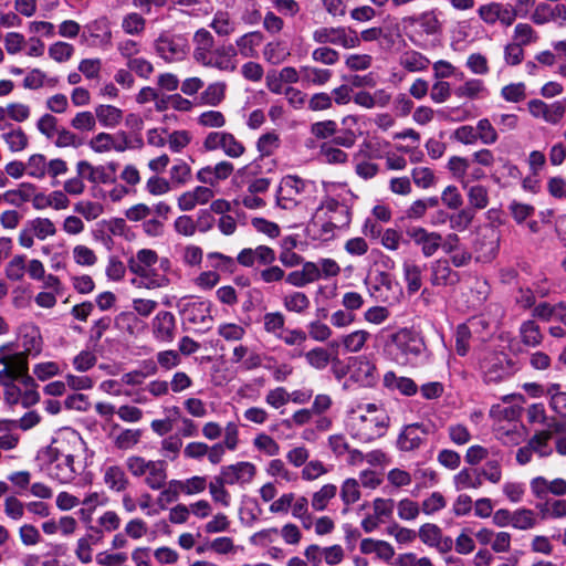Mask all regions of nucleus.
Instances as JSON below:
<instances>
[{
    "instance_id": "4be33fe9",
    "label": "nucleus",
    "mask_w": 566,
    "mask_h": 566,
    "mask_svg": "<svg viewBox=\"0 0 566 566\" xmlns=\"http://www.w3.org/2000/svg\"><path fill=\"white\" fill-rule=\"evenodd\" d=\"M185 319L193 325L203 329H209L211 326L212 317L210 315L209 305L205 302H192L184 308Z\"/></svg>"
},
{
    "instance_id": "8fccbe9b",
    "label": "nucleus",
    "mask_w": 566,
    "mask_h": 566,
    "mask_svg": "<svg viewBox=\"0 0 566 566\" xmlns=\"http://www.w3.org/2000/svg\"><path fill=\"white\" fill-rule=\"evenodd\" d=\"M467 196L472 209L482 210L489 205V189L482 185L467 187Z\"/></svg>"
},
{
    "instance_id": "052dcab7",
    "label": "nucleus",
    "mask_w": 566,
    "mask_h": 566,
    "mask_svg": "<svg viewBox=\"0 0 566 566\" xmlns=\"http://www.w3.org/2000/svg\"><path fill=\"white\" fill-rule=\"evenodd\" d=\"M181 493L186 495H195L202 493L207 489V478L195 475L186 480H178L176 484Z\"/></svg>"
},
{
    "instance_id": "6e6552de",
    "label": "nucleus",
    "mask_w": 566,
    "mask_h": 566,
    "mask_svg": "<svg viewBox=\"0 0 566 566\" xmlns=\"http://www.w3.org/2000/svg\"><path fill=\"white\" fill-rule=\"evenodd\" d=\"M392 343L402 355V363L419 357L426 349V344L419 333L401 328L392 335Z\"/></svg>"
},
{
    "instance_id": "864d4df0",
    "label": "nucleus",
    "mask_w": 566,
    "mask_h": 566,
    "mask_svg": "<svg viewBox=\"0 0 566 566\" xmlns=\"http://www.w3.org/2000/svg\"><path fill=\"white\" fill-rule=\"evenodd\" d=\"M520 334L523 344L535 347L541 344L543 335L534 321H526L521 325Z\"/></svg>"
},
{
    "instance_id": "c9c22d12",
    "label": "nucleus",
    "mask_w": 566,
    "mask_h": 566,
    "mask_svg": "<svg viewBox=\"0 0 566 566\" xmlns=\"http://www.w3.org/2000/svg\"><path fill=\"white\" fill-rule=\"evenodd\" d=\"M76 170L78 176L88 179L91 182L108 184L114 180L104 167H94L85 160L77 163Z\"/></svg>"
},
{
    "instance_id": "4d7b16f0",
    "label": "nucleus",
    "mask_w": 566,
    "mask_h": 566,
    "mask_svg": "<svg viewBox=\"0 0 566 566\" xmlns=\"http://www.w3.org/2000/svg\"><path fill=\"white\" fill-rule=\"evenodd\" d=\"M483 92L485 86L482 80L471 78L458 86L454 91L455 95L460 98H478Z\"/></svg>"
},
{
    "instance_id": "49530a36",
    "label": "nucleus",
    "mask_w": 566,
    "mask_h": 566,
    "mask_svg": "<svg viewBox=\"0 0 566 566\" xmlns=\"http://www.w3.org/2000/svg\"><path fill=\"white\" fill-rule=\"evenodd\" d=\"M90 528L93 530L95 534L80 538L77 541V546L75 551L77 558L84 564H87L92 560L91 542L96 543L102 537V531L94 528L92 526H90Z\"/></svg>"
},
{
    "instance_id": "1a4fd4ad",
    "label": "nucleus",
    "mask_w": 566,
    "mask_h": 566,
    "mask_svg": "<svg viewBox=\"0 0 566 566\" xmlns=\"http://www.w3.org/2000/svg\"><path fill=\"white\" fill-rule=\"evenodd\" d=\"M305 182L296 176L284 177L276 191V205L284 210L297 206V197L304 191Z\"/></svg>"
},
{
    "instance_id": "c756f323",
    "label": "nucleus",
    "mask_w": 566,
    "mask_h": 566,
    "mask_svg": "<svg viewBox=\"0 0 566 566\" xmlns=\"http://www.w3.org/2000/svg\"><path fill=\"white\" fill-rule=\"evenodd\" d=\"M227 87V83L223 81L208 84L199 95L200 104L212 107L219 106L226 99Z\"/></svg>"
},
{
    "instance_id": "bf43d9fd",
    "label": "nucleus",
    "mask_w": 566,
    "mask_h": 566,
    "mask_svg": "<svg viewBox=\"0 0 566 566\" xmlns=\"http://www.w3.org/2000/svg\"><path fill=\"white\" fill-rule=\"evenodd\" d=\"M35 426V412L30 410L19 420L0 419V431H11L20 428L22 430L31 429Z\"/></svg>"
},
{
    "instance_id": "f257e3e1",
    "label": "nucleus",
    "mask_w": 566,
    "mask_h": 566,
    "mask_svg": "<svg viewBox=\"0 0 566 566\" xmlns=\"http://www.w3.org/2000/svg\"><path fill=\"white\" fill-rule=\"evenodd\" d=\"M35 327L24 325L15 342L0 346V384L6 387L4 400L11 406L29 409L35 405V381L29 375V356L35 347Z\"/></svg>"
},
{
    "instance_id": "2f4dec72",
    "label": "nucleus",
    "mask_w": 566,
    "mask_h": 566,
    "mask_svg": "<svg viewBox=\"0 0 566 566\" xmlns=\"http://www.w3.org/2000/svg\"><path fill=\"white\" fill-rule=\"evenodd\" d=\"M500 245V234L494 228L485 231L483 237L478 241L476 249L482 252L481 258L492 260L495 258Z\"/></svg>"
},
{
    "instance_id": "603ef678",
    "label": "nucleus",
    "mask_w": 566,
    "mask_h": 566,
    "mask_svg": "<svg viewBox=\"0 0 566 566\" xmlns=\"http://www.w3.org/2000/svg\"><path fill=\"white\" fill-rule=\"evenodd\" d=\"M402 268L408 292L410 294L418 292L422 285L420 266L412 262H405Z\"/></svg>"
},
{
    "instance_id": "aec40b11",
    "label": "nucleus",
    "mask_w": 566,
    "mask_h": 566,
    "mask_svg": "<svg viewBox=\"0 0 566 566\" xmlns=\"http://www.w3.org/2000/svg\"><path fill=\"white\" fill-rule=\"evenodd\" d=\"M275 259L276 255L274 250L266 245H259L255 249H243L237 256L238 263L245 268H251L255 263L261 265H271Z\"/></svg>"
},
{
    "instance_id": "de8ad7c7",
    "label": "nucleus",
    "mask_w": 566,
    "mask_h": 566,
    "mask_svg": "<svg viewBox=\"0 0 566 566\" xmlns=\"http://www.w3.org/2000/svg\"><path fill=\"white\" fill-rule=\"evenodd\" d=\"M228 482L223 480L221 474L213 478V480L209 483V492L212 500L216 503L222 504L224 507L230 505V493L227 491L226 485Z\"/></svg>"
},
{
    "instance_id": "9d476101",
    "label": "nucleus",
    "mask_w": 566,
    "mask_h": 566,
    "mask_svg": "<svg viewBox=\"0 0 566 566\" xmlns=\"http://www.w3.org/2000/svg\"><path fill=\"white\" fill-rule=\"evenodd\" d=\"M429 433V426L422 422L407 424L397 438V448L403 452L418 450L424 443Z\"/></svg>"
},
{
    "instance_id": "338daca9",
    "label": "nucleus",
    "mask_w": 566,
    "mask_h": 566,
    "mask_svg": "<svg viewBox=\"0 0 566 566\" xmlns=\"http://www.w3.org/2000/svg\"><path fill=\"white\" fill-rule=\"evenodd\" d=\"M142 437L140 430L136 429H124L114 439V444L119 450H128L136 446Z\"/></svg>"
},
{
    "instance_id": "bb28decb",
    "label": "nucleus",
    "mask_w": 566,
    "mask_h": 566,
    "mask_svg": "<svg viewBox=\"0 0 566 566\" xmlns=\"http://www.w3.org/2000/svg\"><path fill=\"white\" fill-rule=\"evenodd\" d=\"M158 262V254L151 249H142L128 260V269L137 276H145V271L151 270Z\"/></svg>"
},
{
    "instance_id": "69168bd1",
    "label": "nucleus",
    "mask_w": 566,
    "mask_h": 566,
    "mask_svg": "<svg viewBox=\"0 0 566 566\" xmlns=\"http://www.w3.org/2000/svg\"><path fill=\"white\" fill-rule=\"evenodd\" d=\"M476 138L484 145H493L496 143L499 138L497 132L488 118H482L478 122Z\"/></svg>"
},
{
    "instance_id": "0eeeda50",
    "label": "nucleus",
    "mask_w": 566,
    "mask_h": 566,
    "mask_svg": "<svg viewBox=\"0 0 566 566\" xmlns=\"http://www.w3.org/2000/svg\"><path fill=\"white\" fill-rule=\"evenodd\" d=\"M203 148L208 151L221 149L230 158H239L244 151V145L228 132H211L203 140Z\"/></svg>"
},
{
    "instance_id": "a19ab883",
    "label": "nucleus",
    "mask_w": 566,
    "mask_h": 566,
    "mask_svg": "<svg viewBox=\"0 0 566 566\" xmlns=\"http://www.w3.org/2000/svg\"><path fill=\"white\" fill-rule=\"evenodd\" d=\"M538 39V33L530 23H517L514 27L512 42L524 48L536 43Z\"/></svg>"
},
{
    "instance_id": "a211bd4d",
    "label": "nucleus",
    "mask_w": 566,
    "mask_h": 566,
    "mask_svg": "<svg viewBox=\"0 0 566 566\" xmlns=\"http://www.w3.org/2000/svg\"><path fill=\"white\" fill-rule=\"evenodd\" d=\"M176 318L168 311H160L151 321L153 336L163 343H171L175 338Z\"/></svg>"
},
{
    "instance_id": "4468645a",
    "label": "nucleus",
    "mask_w": 566,
    "mask_h": 566,
    "mask_svg": "<svg viewBox=\"0 0 566 566\" xmlns=\"http://www.w3.org/2000/svg\"><path fill=\"white\" fill-rule=\"evenodd\" d=\"M527 108L533 117L542 118L546 123L553 125L558 124L566 112V107L563 102L546 104L541 99H531L527 103Z\"/></svg>"
},
{
    "instance_id": "6ab92c4d",
    "label": "nucleus",
    "mask_w": 566,
    "mask_h": 566,
    "mask_svg": "<svg viewBox=\"0 0 566 566\" xmlns=\"http://www.w3.org/2000/svg\"><path fill=\"white\" fill-rule=\"evenodd\" d=\"M419 537L423 544L436 547L442 554L450 552L453 547L452 538L444 537L441 528L432 523H426L419 528Z\"/></svg>"
},
{
    "instance_id": "5fc2aeb1",
    "label": "nucleus",
    "mask_w": 566,
    "mask_h": 566,
    "mask_svg": "<svg viewBox=\"0 0 566 566\" xmlns=\"http://www.w3.org/2000/svg\"><path fill=\"white\" fill-rule=\"evenodd\" d=\"M474 217L475 212L472 208L461 209L449 216L450 228L459 232L465 231L471 226Z\"/></svg>"
},
{
    "instance_id": "6e6d98bb",
    "label": "nucleus",
    "mask_w": 566,
    "mask_h": 566,
    "mask_svg": "<svg viewBox=\"0 0 566 566\" xmlns=\"http://www.w3.org/2000/svg\"><path fill=\"white\" fill-rule=\"evenodd\" d=\"M287 55L289 52L281 41L269 42L263 49L264 59L273 65L282 63Z\"/></svg>"
},
{
    "instance_id": "9b49d317",
    "label": "nucleus",
    "mask_w": 566,
    "mask_h": 566,
    "mask_svg": "<svg viewBox=\"0 0 566 566\" xmlns=\"http://www.w3.org/2000/svg\"><path fill=\"white\" fill-rule=\"evenodd\" d=\"M207 59L205 67L216 69L221 72H234L238 67L237 49L231 43L214 46Z\"/></svg>"
},
{
    "instance_id": "f704fd0d",
    "label": "nucleus",
    "mask_w": 566,
    "mask_h": 566,
    "mask_svg": "<svg viewBox=\"0 0 566 566\" xmlns=\"http://www.w3.org/2000/svg\"><path fill=\"white\" fill-rule=\"evenodd\" d=\"M384 385L389 389H397L406 396H412L418 390L416 382L411 378L398 377L394 371L385 374Z\"/></svg>"
},
{
    "instance_id": "ddd939ff",
    "label": "nucleus",
    "mask_w": 566,
    "mask_h": 566,
    "mask_svg": "<svg viewBox=\"0 0 566 566\" xmlns=\"http://www.w3.org/2000/svg\"><path fill=\"white\" fill-rule=\"evenodd\" d=\"M4 274L11 282H23L25 277L35 280V259L17 254L7 263Z\"/></svg>"
},
{
    "instance_id": "f8f14e48",
    "label": "nucleus",
    "mask_w": 566,
    "mask_h": 566,
    "mask_svg": "<svg viewBox=\"0 0 566 566\" xmlns=\"http://www.w3.org/2000/svg\"><path fill=\"white\" fill-rule=\"evenodd\" d=\"M155 49L169 63L182 61L187 55V43L182 38L161 34L155 42Z\"/></svg>"
},
{
    "instance_id": "5701e85b",
    "label": "nucleus",
    "mask_w": 566,
    "mask_h": 566,
    "mask_svg": "<svg viewBox=\"0 0 566 566\" xmlns=\"http://www.w3.org/2000/svg\"><path fill=\"white\" fill-rule=\"evenodd\" d=\"M349 363L353 367L352 377L364 385H371L376 379V365L365 355L350 357Z\"/></svg>"
},
{
    "instance_id": "09e8293b",
    "label": "nucleus",
    "mask_w": 566,
    "mask_h": 566,
    "mask_svg": "<svg viewBox=\"0 0 566 566\" xmlns=\"http://www.w3.org/2000/svg\"><path fill=\"white\" fill-rule=\"evenodd\" d=\"M369 337L370 334L367 331L357 329L343 336L342 344L346 352L357 353L365 346Z\"/></svg>"
},
{
    "instance_id": "c03bdc74",
    "label": "nucleus",
    "mask_w": 566,
    "mask_h": 566,
    "mask_svg": "<svg viewBox=\"0 0 566 566\" xmlns=\"http://www.w3.org/2000/svg\"><path fill=\"white\" fill-rule=\"evenodd\" d=\"M337 486L335 484H325L318 491L314 492L311 499V505L314 511H324L329 501L336 496Z\"/></svg>"
},
{
    "instance_id": "7c9ffc66",
    "label": "nucleus",
    "mask_w": 566,
    "mask_h": 566,
    "mask_svg": "<svg viewBox=\"0 0 566 566\" xmlns=\"http://www.w3.org/2000/svg\"><path fill=\"white\" fill-rule=\"evenodd\" d=\"M98 123L106 128H115L123 120V111L113 105L101 104L95 107Z\"/></svg>"
},
{
    "instance_id": "412c9836",
    "label": "nucleus",
    "mask_w": 566,
    "mask_h": 566,
    "mask_svg": "<svg viewBox=\"0 0 566 566\" xmlns=\"http://www.w3.org/2000/svg\"><path fill=\"white\" fill-rule=\"evenodd\" d=\"M193 45L192 57L196 63L203 66L216 46L214 38L208 30L199 29L193 34Z\"/></svg>"
},
{
    "instance_id": "37998d69",
    "label": "nucleus",
    "mask_w": 566,
    "mask_h": 566,
    "mask_svg": "<svg viewBox=\"0 0 566 566\" xmlns=\"http://www.w3.org/2000/svg\"><path fill=\"white\" fill-rule=\"evenodd\" d=\"M492 455L494 459L489 460L485 465L479 471L481 478H485L491 483H499L502 479L501 461L502 454L500 450L492 449Z\"/></svg>"
},
{
    "instance_id": "473e14b6",
    "label": "nucleus",
    "mask_w": 566,
    "mask_h": 566,
    "mask_svg": "<svg viewBox=\"0 0 566 566\" xmlns=\"http://www.w3.org/2000/svg\"><path fill=\"white\" fill-rule=\"evenodd\" d=\"M209 27L219 35V36H230L232 35L238 28L237 21L230 15L227 11H218L214 13Z\"/></svg>"
},
{
    "instance_id": "e2e57ef3",
    "label": "nucleus",
    "mask_w": 566,
    "mask_h": 566,
    "mask_svg": "<svg viewBox=\"0 0 566 566\" xmlns=\"http://www.w3.org/2000/svg\"><path fill=\"white\" fill-rule=\"evenodd\" d=\"M310 304V298L302 292H293L284 297V307L290 312L303 313Z\"/></svg>"
},
{
    "instance_id": "39448f33",
    "label": "nucleus",
    "mask_w": 566,
    "mask_h": 566,
    "mask_svg": "<svg viewBox=\"0 0 566 566\" xmlns=\"http://www.w3.org/2000/svg\"><path fill=\"white\" fill-rule=\"evenodd\" d=\"M479 367L486 382H499L509 376L511 363L503 353L484 352L479 356Z\"/></svg>"
},
{
    "instance_id": "423d86ee",
    "label": "nucleus",
    "mask_w": 566,
    "mask_h": 566,
    "mask_svg": "<svg viewBox=\"0 0 566 566\" xmlns=\"http://www.w3.org/2000/svg\"><path fill=\"white\" fill-rule=\"evenodd\" d=\"M479 18L488 25L500 23L503 28L513 25L518 17V10L511 3L490 2L479 7Z\"/></svg>"
},
{
    "instance_id": "7ed1b4c3",
    "label": "nucleus",
    "mask_w": 566,
    "mask_h": 566,
    "mask_svg": "<svg viewBox=\"0 0 566 566\" xmlns=\"http://www.w3.org/2000/svg\"><path fill=\"white\" fill-rule=\"evenodd\" d=\"M42 459L46 462L45 470L48 474L62 484L70 483L75 478L73 467V455L63 454L59 448L49 446L42 453Z\"/></svg>"
},
{
    "instance_id": "f3484780",
    "label": "nucleus",
    "mask_w": 566,
    "mask_h": 566,
    "mask_svg": "<svg viewBox=\"0 0 566 566\" xmlns=\"http://www.w3.org/2000/svg\"><path fill=\"white\" fill-rule=\"evenodd\" d=\"M220 474L229 485L250 483L255 474L256 468L248 461H240L234 464L224 465L220 470Z\"/></svg>"
},
{
    "instance_id": "dca6fc26",
    "label": "nucleus",
    "mask_w": 566,
    "mask_h": 566,
    "mask_svg": "<svg viewBox=\"0 0 566 566\" xmlns=\"http://www.w3.org/2000/svg\"><path fill=\"white\" fill-rule=\"evenodd\" d=\"M531 20L537 25L557 22L559 27H565L566 6L562 3L551 6L546 2H541L535 7L531 15Z\"/></svg>"
},
{
    "instance_id": "0e129e2a",
    "label": "nucleus",
    "mask_w": 566,
    "mask_h": 566,
    "mask_svg": "<svg viewBox=\"0 0 566 566\" xmlns=\"http://www.w3.org/2000/svg\"><path fill=\"white\" fill-rule=\"evenodd\" d=\"M536 525L535 514L532 510L520 509L513 512L512 526L516 530H531Z\"/></svg>"
},
{
    "instance_id": "3c124183",
    "label": "nucleus",
    "mask_w": 566,
    "mask_h": 566,
    "mask_svg": "<svg viewBox=\"0 0 566 566\" xmlns=\"http://www.w3.org/2000/svg\"><path fill=\"white\" fill-rule=\"evenodd\" d=\"M70 200L62 191H53L50 195L38 193V209L54 208L56 210L67 208Z\"/></svg>"
},
{
    "instance_id": "c85d7f7f",
    "label": "nucleus",
    "mask_w": 566,
    "mask_h": 566,
    "mask_svg": "<svg viewBox=\"0 0 566 566\" xmlns=\"http://www.w3.org/2000/svg\"><path fill=\"white\" fill-rule=\"evenodd\" d=\"M144 476V482L149 489H164L167 481V463L163 460L150 461V465Z\"/></svg>"
},
{
    "instance_id": "72a5a7b5",
    "label": "nucleus",
    "mask_w": 566,
    "mask_h": 566,
    "mask_svg": "<svg viewBox=\"0 0 566 566\" xmlns=\"http://www.w3.org/2000/svg\"><path fill=\"white\" fill-rule=\"evenodd\" d=\"M405 22L409 25L418 24L428 35L436 34L440 30V22L433 10L422 12L419 15L407 17Z\"/></svg>"
},
{
    "instance_id": "774afa93",
    "label": "nucleus",
    "mask_w": 566,
    "mask_h": 566,
    "mask_svg": "<svg viewBox=\"0 0 566 566\" xmlns=\"http://www.w3.org/2000/svg\"><path fill=\"white\" fill-rule=\"evenodd\" d=\"M198 124L207 128H221L226 125V116L220 111H206L198 116Z\"/></svg>"
},
{
    "instance_id": "a878e982",
    "label": "nucleus",
    "mask_w": 566,
    "mask_h": 566,
    "mask_svg": "<svg viewBox=\"0 0 566 566\" xmlns=\"http://www.w3.org/2000/svg\"><path fill=\"white\" fill-rule=\"evenodd\" d=\"M264 35L260 31H251L242 34L235 40L234 48L237 55L243 57H255L258 55V48L263 43Z\"/></svg>"
},
{
    "instance_id": "4c0bfd02",
    "label": "nucleus",
    "mask_w": 566,
    "mask_h": 566,
    "mask_svg": "<svg viewBox=\"0 0 566 566\" xmlns=\"http://www.w3.org/2000/svg\"><path fill=\"white\" fill-rule=\"evenodd\" d=\"M454 486L457 490L479 489L482 486L483 481L479 471L471 469H462L453 478Z\"/></svg>"
},
{
    "instance_id": "2eb2a0df",
    "label": "nucleus",
    "mask_w": 566,
    "mask_h": 566,
    "mask_svg": "<svg viewBox=\"0 0 566 566\" xmlns=\"http://www.w3.org/2000/svg\"><path fill=\"white\" fill-rule=\"evenodd\" d=\"M407 234L412 241L421 247V252L426 258L432 256L442 244V235L438 232H430L422 227H413L407 230Z\"/></svg>"
},
{
    "instance_id": "393cba45",
    "label": "nucleus",
    "mask_w": 566,
    "mask_h": 566,
    "mask_svg": "<svg viewBox=\"0 0 566 566\" xmlns=\"http://www.w3.org/2000/svg\"><path fill=\"white\" fill-rule=\"evenodd\" d=\"M213 197V191L208 187L198 186L191 191L184 192L178 198V208L181 211H190L197 205H205Z\"/></svg>"
},
{
    "instance_id": "e433bc0d",
    "label": "nucleus",
    "mask_w": 566,
    "mask_h": 566,
    "mask_svg": "<svg viewBox=\"0 0 566 566\" xmlns=\"http://www.w3.org/2000/svg\"><path fill=\"white\" fill-rule=\"evenodd\" d=\"M3 199L13 206H21L24 202L35 205V188L31 184H22L18 189L7 191Z\"/></svg>"
},
{
    "instance_id": "cd10ccee",
    "label": "nucleus",
    "mask_w": 566,
    "mask_h": 566,
    "mask_svg": "<svg viewBox=\"0 0 566 566\" xmlns=\"http://www.w3.org/2000/svg\"><path fill=\"white\" fill-rule=\"evenodd\" d=\"M103 481L111 491L116 493L124 492L129 486V480L124 469L117 464L105 468Z\"/></svg>"
},
{
    "instance_id": "a18cd8bd",
    "label": "nucleus",
    "mask_w": 566,
    "mask_h": 566,
    "mask_svg": "<svg viewBox=\"0 0 566 566\" xmlns=\"http://www.w3.org/2000/svg\"><path fill=\"white\" fill-rule=\"evenodd\" d=\"M333 355L324 347H315L306 352L304 357L312 368L323 370L329 365Z\"/></svg>"
},
{
    "instance_id": "58836bf2",
    "label": "nucleus",
    "mask_w": 566,
    "mask_h": 566,
    "mask_svg": "<svg viewBox=\"0 0 566 566\" xmlns=\"http://www.w3.org/2000/svg\"><path fill=\"white\" fill-rule=\"evenodd\" d=\"M399 64L408 72H421L427 70L430 60L420 52L410 51L400 56Z\"/></svg>"
},
{
    "instance_id": "f03ea898",
    "label": "nucleus",
    "mask_w": 566,
    "mask_h": 566,
    "mask_svg": "<svg viewBox=\"0 0 566 566\" xmlns=\"http://www.w3.org/2000/svg\"><path fill=\"white\" fill-rule=\"evenodd\" d=\"M389 422L390 418L386 411L360 415L352 423V434L361 442H370L386 433Z\"/></svg>"
},
{
    "instance_id": "b1692460",
    "label": "nucleus",
    "mask_w": 566,
    "mask_h": 566,
    "mask_svg": "<svg viewBox=\"0 0 566 566\" xmlns=\"http://www.w3.org/2000/svg\"><path fill=\"white\" fill-rule=\"evenodd\" d=\"M460 280L458 272L453 271L447 260H437L431 265V284L434 286L455 285Z\"/></svg>"
},
{
    "instance_id": "20e7f679",
    "label": "nucleus",
    "mask_w": 566,
    "mask_h": 566,
    "mask_svg": "<svg viewBox=\"0 0 566 566\" xmlns=\"http://www.w3.org/2000/svg\"><path fill=\"white\" fill-rule=\"evenodd\" d=\"M312 39L318 44L355 49L360 45L356 30L346 27H322L313 31Z\"/></svg>"
},
{
    "instance_id": "79ce46f5",
    "label": "nucleus",
    "mask_w": 566,
    "mask_h": 566,
    "mask_svg": "<svg viewBox=\"0 0 566 566\" xmlns=\"http://www.w3.org/2000/svg\"><path fill=\"white\" fill-rule=\"evenodd\" d=\"M303 81L314 85H325L332 78V71L316 66L305 65L300 69Z\"/></svg>"
},
{
    "instance_id": "13d9d810",
    "label": "nucleus",
    "mask_w": 566,
    "mask_h": 566,
    "mask_svg": "<svg viewBox=\"0 0 566 566\" xmlns=\"http://www.w3.org/2000/svg\"><path fill=\"white\" fill-rule=\"evenodd\" d=\"M340 499L346 507L356 503L360 499L359 483L356 479H346L340 488ZM347 509H345V512Z\"/></svg>"
},
{
    "instance_id": "ea45409f",
    "label": "nucleus",
    "mask_w": 566,
    "mask_h": 566,
    "mask_svg": "<svg viewBox=\"0 0 566 566\" xmlns=\"http://www.w3.org/2000/svg\"><path fill=\"white\" fill-rule=\"evenodd\" d=\"M133 284L147 290H156L167 287L170 284V280L164 274L148 270L145 271V276H138V279L133 280Z\"/></svg>"
},
{
    "instance_id": "680f3d73",
    "label": "nucleus",
    "mask_w": 566,
    "mask_h": 566,
    "mask_svg": "<svg viewBox=\"0 0 566 566\" xmlns=\"http://www.w3.org/2000/svg\"><path fill=\"white\" fill-rule=\"evenodd\" d=\"M551 438V431H539L530 439L527 444L532 451L536 452L539 457H548L552 454V450L548 448V441Z\"/></svg>"
}]
</instances>
